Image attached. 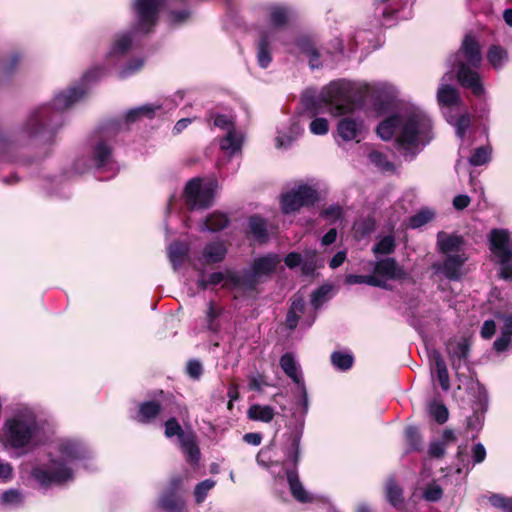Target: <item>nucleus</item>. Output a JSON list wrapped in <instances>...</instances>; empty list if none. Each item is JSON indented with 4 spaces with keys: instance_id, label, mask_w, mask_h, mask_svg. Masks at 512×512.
<instances>
[{
    "instance_id": "1",
    "label": "nucleus",
    "mask_w": 512,
    "mask_h": 512,
    "mask_svg": "<svg viewBox=\"0 0 512 512\" xmlns=\"http://www.w3.org/2000/svg\"><path fill=\"white\" fill-rule=\"evenodd\" d=\"M166 0H131L129 9L132 21L127 30L114 34L105 59L118 67V77L126 79L139 72L146 59L134 54L138 40L155 31L160 18V9Z\"/></svg>"
},
{
    "instance_id": "2",
    "label": "nucleus",
    "mask_w": 512,
    "mask_h": 512,
    "mask_svg": "<svg viewBox=\"0 0 512 512\" xmlns=\"http://www.w3.org/2000/svg\"><path fill=\"white\" fill-rule=\"evenodd\" d=\"M384 141L395 139L396 149L408 161L413 160L434 138L429 115L415 105H402L382 120L376 129Z\"/></svg>"
},
{
    "instance_id": "3",
    "label": "nucleus",
    "mask_w": 512,
    "mask_h": 512,
    "mask_svg": "<svg viewBox=\"0 0 512 512\" xmlns=\"http://www.w3.org/2000/svg\"><path fill=\"white\" fill-rule=\"evenodd\" d=\"M47 457V463L36 464L31 470L33 479L44 488L73 481L77 470L91 458V451L80 439L65 437L50 445Z\"/></svg>"
},
{
    "instance_id": "4",
    "label": "nucleus",
    "mask_w": 512,
    "mask_h": 512,
    "mask_svg": "<svg viewBox=\"0 0 512 512\" xmlns=\"http://www.w3.org/2000/svg\"><path fill=\"white\" fill-rule=\"evenodd\" d=\"M104 73L102 67L88 70L80 84L56 94L51 104H44L32 110L20 131L21 137L33 138L45 133L52 134L61 126L60 112L77 103L86 94V84L101 78Z\"/></svg>"
},
{
    "instance_id": "5",
    "label": "nucleus",
    "mask_w": 512,
    "mask_h": 512,
    "mask_svg": "<svg viewBox=\"0 0 512 512\" xmlns=\"http://www.w3.org/2000/svg\"><path fill=\"white\" fill-rule=\"evenodd\" d=\"M44 421L35 407L18 404L5 418L0 430V443L7 450L25 454L36 449L43 440Z\"/></svg>"
},
{
    "instance_id": "6",
    "label": "nucleus",
    "mask_w": 512,
    "mask_h": 512,
    "mask_svg": "<svg viewBox=\"0 0 512 512\" xmlns=\"http://www.w3.org/2000/svg\"><path fill=\"white\" fill-rule=\"evenodd\" d=\"M482 62L480 46L474 37L466 35L460 49L448 58V64L455 71L457 80L464 88L481 97L485 89L478 72Z\"/></svg>"
},
{
    "instance_id": "7",
    "label": "nucleus",
    "mask_w": 512,
    "mask_h": 512,
    "mask_svg": "<svg viewBox=\"0 0 512 512\" xmlns=\"http://www.w3.org/2000/svg\"><path fill=\"white\" fill-rule=\"evenodd\" d=\"M301 437L302 429H296L289 434L282 449V462L271 463L269 470L275 479L282 480L286 477L292 496L297 501L306 503L312 501V495L302 485L297 472Z\"/></svg>"
},
{
    "instance_id": "8",
    "label": "nucleus",
    "mask_w": 512,
    "mask_h": 512,
    "mask_svg": "<svg viewBox=\"0 0 512 512\" xmlns=\"http://www.w3.org/2000/svg\"><path fill=\"white\" fill-rule=\"evenodd\" d=\"M370 91L371 85L365 82L332 81L321 90L317 103L330 114L339 116L351 112L355 99L368 96Z\"/></svg>"
},
{
    "instance_id": "9",
    "label": "nucleus",
    "mask_w": 512,
    "mask_h": 512,
    "mask_svg": "<svg viewBox=\"0 0 512 512\" xmlns=\"http://www.w3.org/2000/svg\"><path fill=\"white\" fill-rule=\"evenodd\" d=\"M92 168L108 172L107 178L114 177L119 171V165L113 159L111 145L102 134H96L89 139L86 151L74 159L68 177L82 175Z\"/></svg>"
},
{
    "instance_id": "10",
    "label": "nucleus",
    "mask_w": 512,
    "mask_h": 512,
    "mask_svg": "<svg viewBox=\"0 0 512 512\" xmlns=\"http://www.w3.org/2000/svg\"><path fill=\"white\" fill-rule=\"evenodd\" d=\"M280 262L281 257L276 253L256 257L250 267L239 272L240 274H230L227 282L239 285L244 290H253L262 279L274 273Z\"/></svg>"
},
{
    "instance_id": "11",
    "label": "nucleus",
    "mask_w": 512,
    "mask_h": 512,
    "mask_svg": "<svg viewBox=\"0 0 512 512\" xmlns=\"http://www.w3.org/2000/svg\"><path fill=\"white\" fill-rule=\"evenodd\" d=\"M491 260L499 266L498 275L512 281V238L506 229H492L487 237Z\"/></svg>"
},
{
    "instance_id": "12",
    "label": "nucleus",
    "mask_w": 512,
    "mask_h": 512,
    "mask_svg": "<svg viewBox=\"0 0 512 512\" xmlns=\"http://www.w3.org/2000/svg\"><path fill=\"white\" fill-rule=\"evenodd\" d=\"M332 286L325 284L313 291L311 294V305L313 310L307 311L305 301L302 297H295L287 313L286 323L289 329H295L301 320L305 328H309L315 321V311L319 309L330 298Z\"/></svg>"
},
{
    "instance_id": "13",
    "label": "nucleus",
    "mask_w": 512,
    "mask_h": 512,
    "mask_svg": "<svg viewBox=\"0 0 512 512\" xmlns=\"http://www.w3.org/2000/svg\"><path fill=\"white\" fill-rule=\"evenodd\" d=\"M279 364L286 376L295 385V388L292 390L293 404L295 406L294 414L299 413L303 420L309 410V397L301 366L290 352L281 356Z\"/></svg>"
},
{
    "instance_id": "14",
    "label": "nucleus",
    "mask_w": 512,
    "mask_h": 512,
    "mask_svg": "<svg viewBox=\"0 0 512 512\" xmlns=\"http://www.w3.org/2000/svg\"><path fill=\"white\" fill-rule=\"evenodd\" d=\"M218 182L215 179L193 178L184 189L186 204L190 209H205L212 205Z\"/></svg>"
},
{
    "instance_id": "15",
    "label": "nucleus",
    "mask_w": 512,
    "mask_h": 512,
    "mask_svg": "<svg viewBox=\"0 0 512 512\" xmlns=\"http://www.w3.org/2000/svg\"><path fill=\"white\" fill-rule=\"evenodd\" d=\"M164 433L167 438L176 436L186 461L196 465L200 458V450L196 444L195 436L191 431H184L176 418H169L164 423Z\"/></svg>"
},
{
    "instance_id": "16",
    "label": "nucleus",
    "mask_w": 512,
    "mask_h": 512,
    "mask_svg": "<svg viewBox=\"0 0 512 512\" xmlns=\"http://www.w3.org/2000/svg\"><path fill=\"white\" fill-rule=\"evenodd\" d=\"M253 10L257 14H266L269 27H266L265 29H273L274 37H276V31L286 26L294 15V9L292 6L285 3H262L255 5Z\"/></svg>"
},
{
    "instance_id": "17",
    "label": "nucleus",
    "mask_w": 512,
    "mask_h": 512,
    "mask_svg": "<svg viewBox=\"0 0 512 512\" xmlns=\"http://www.w3.org/2000/svg\"><path fill=\"white\" fill-rule=\"evenodd\" d=\"M318 200L317 191L308 185H299L282 195L281 208L286 214L295 212L301 207L311 206Z\"/></svg>"
},
{
    "instance_id": "18",
    "label": "nucleus",
    "mask_w": 512,
    "mask_h": 512,
    "mask_svg": "<svg viewBox=\"0 0 512 512\" xmlns=\"http://www.w3.org/2000/svg\"><path fill=\"white\" fill-rule=\"evenodd\" d=\"M333 46L335 51L330 50H324V49H317L312 42V40L306 36H301L296 40V47L299 50L300 53H302L304 56L308 58L309 66L312 69L320 68L323 63L327 60L328 55H332L334 57V54L342 53L343 47L342 42L339 39H335L333 41Z\"/></svg>"
},
{
    "instance_id": "19",
    "label": "nucleus",
    "mask_w": 512,
    "mask_h": 512,
    "mask_svg": "<svg viewBox=\"0 0 512 512\" xmlns=\"http://www.w3.org/2000/svg\"><path fill=\"white\" fill-rule=\"evenodd\" d=\"M466 260L464 254H448L442 260L435 261L431 268L439 278L459 281L465 275L464 264Z\"/></svg>"
},
{
    "instance_id": "20",
    "label": "nucleus",
    "mask_w": 512,
    "mask_h": 512,
    "mask_svg": "<svg viewBox=\"0 0 512 512\" xmlns=\"http://www.w3.org/2000/svg\"><path fill=\"white\" fill-rule=\"evenodd\" d=\"M214 126L226 131V135L220 140V148L229 156H235L241 152L244 135L236 130L232 121L225 115H217Z\"/></svg>"
},
{
    "instance_id": "21",
    "label": "nucleus",
    "mask_w": 512,
    "mask_h": 512,
    "mask_svg": "<svg viewBox=\"0 0 512 512\" xmlns=\"http://www.w3.org/2000/svg\"><path fill=\"white\" fill-rule=\"evenodd\" d=\"M274 37L273 29H259L258 39L255 44L256 60L259 67L266 69L272 62V43Z\"/></svg>"
},
{
    "instance_id": "22",
    "label": "nucleus",
    "mask_w": 512,
    "mask_h": 512,
    "mask_svg": "<svg viewBox=\"0 0 512 512\" xmlns=\"http://www.w3.org/2000/svg\"><path fill=\"white\" fill-rule=\"evenodd\" d=\"M303 117H305V114L291 118L288 127L278 130L275 139L277 148H290L291 145L302 135L304 131V124L301 123V119Z\"/></svg>"
},
{
    "instance_id": "23",
    "label": "nucleus",
    "mask_w": 512,
    "mask_h": 512,
    "mask_svg": "<svg viewBox=\"0 0 512 512\" xmlns=\"http://www.w3.org/2000/svg\"><path fill=\"white\" fill-rule=\"evenodd\" d=\"M337 133L344 141L360 142L364 138V122L359 118H343L337 125Z\"/></svg>"
},
{
    "instance_id": "24",
    "label": "nucleus",
    "mask_w": 512,
    "mask_h": 512,
    "mask_svg": "<svg viewBox=\"0 0 512 512\" xmlns=\"http://www.w3.org/2000/svg\"><path fill=\"white\" fill-rule=\"evenodd\" d=\"M181 486L179 477L171 479L167 490L163 493L159 500V505L169 512H181L184 509V501L176 495Z\"/></svg>"
},
{
    "instance_id": "25",
    "label": "nucleus",
    "mask_w": 512,
    "mask_h": 512,
    "mask_svg": "<svg viewBox=\"0 0 512 512\" xmlns=\"http://www.w3.org/2000/svg\"><path fill=\"white\" fill-rule=\"evenodd\" d=\"M374 276L384 280L400 279L404 276V271L398 266L393 258L381 259L374 264Z\"/></svg>"
},
{
    "instance_id": "26",
    "label": "nucleus",
    "mask_w": 512,
    "mask_h": 512,
    "mask_svg": "<svg viewBox=\"0 0 512 512\" xmlns=\"http://www.w3.org/2000/svg\"><path fill=\"white\" fill-rule=\"evenodd\" d=\"M447 78L448 74H445L442 77V83L440 84L437 91V100L439 105L448 110L447 112H451L453 106L459 105L461 103V98L458 94V91L454 87L445 83Z\"/></svg>"
},
{
    "instance_id": "27",
    "label": "nucleus",
    "mask_w": 512,
    "mask_h": 512,
    "mask_svg": "<svg viewBox=\"0 0 512 512\" xmlns=\"http://www.w3.org/2000/svg\"><path fill=\"white\" fill-rule=\"evenodd\" d=\"M227 254V248L221 241H214L205 245L201 257L198 259L200 264H214L224 260Z\"/></svg>"
},
{
    "instance_id": "28",
    "label": "nucleus",
    "mask_w": 512,
    "mask_h": 512,
    "mask_svg": "<svg viewBox=\"0 0 512 512\" xmlns=\"http://www.w3.org/2000/svg\"><path fill=\"white\" fill-rule=\"evenodd\" d=\"M463 244V239L459 235L448 234L446 232L440 231L437 234V247L438 250L445 254H458L460 247Z\"/></svg>"
},
{
    "instance_id": "29",
    "label": "nucleus",
    "mask_w": 512,
    "mask_h": 512,
    "mask_svg": "<svg viewBox=\"0 0 512 512\" xmlns=\"http://www.w3.org/2000/svg\"><path fill=\"white\" fill-rule=\"evenodd\" d=\"M195 267L201 271V274H200V277L198 279V286L202 289V290H205L208 288L209 285H218L222 282H224V286L225 287H229V288H240L241 289V286L239 285H234L233 283H228L227 282V278L230 274H240L239 272H230L228 271L226 274L222 273V272H213L212 274L209 275L208 279H205V275H204V271L202 268H200L198 266V264H195Z\"/></svg>"
},
{
    "instance_id": "30",
    "label": "nucleus",
    "mask_w": 512,
    "mask_h": 512,
    "mask_svg": "<svg viewBox=\"0 0 512 512\" xmlns=\"http://www.w3.org/2000/svg\"><path fill=\"white\" fill-rule=\"evenodd\" d=\"M161 409V405L156 401L142 402L138 407V411L134 416V419L143 424L152 423L159 415Z\"/></svg>"
},
{
    "instance_id": "31",
    "label": "nucleus",
    "mask_w": 512,
    "mask_h": 512,
    "mask_svg": "<svg viewBox=\"0 0 512 512\" xmlns=\"http://www.w3.org/2000/svg\"><path fill=\"white\" fill-rule=\"evenodd\" d=\"M444 113L448 123L455 128L456 135L461 140L462 146L464 144L466 132L468 131L471 124L470 115L468 113H464L456 117L451 112Z\"/></svg>"
},
{
    "instance_id": "32",
    "label": "nucleus",
    "mask_w": 512,
    "mask_h": 512,
    "mask_svg": "<svg viewBox=\"0 0 512 512\" xmlns=\"http://www.w3.org/2000/svg\"><path fill=\"white\" fill-rule=\"evenodd\" d=\"M432 365L441 388L444 391H448L450 389L449 374L446 363L440 353L434 352L432 357Z\"/></svg>"
},
{
    "instance_id": "33",
    "label": "nucleus",
    "mask_w": 512,
    "mask_h": 512,
    "mask_svg": "<svg viewBox=\"0 0 512 512\" xmlns=\"http://www.w3.org/2000/svg\"><path fill=\"white\" fill-rule=\"evenodd\" d=\"M189 248L181 242L171 243L168 247V257L174 270H178L184 263Z\"/></svg>"
},
{
    "instance_id": "34",
    "label": "nucleus",
    "mask_w": 512,
    "mask_h": 512,
    "mask_svg": "<svg viewBox=\"0 0 512 512\" xmlns=\"http://www.w3.org/2000/svg\"><path fill=\"white\" fill-rule=\"evenodd\" d=\"M385 494L388 502L395 508L401 509L404 502L403 490L394 478H389L385 484Z\"/></svg>"
},
{
    "instance_id": "35",
    "label": "nucleus",
    "mask_w": 512,
    "mask_h": 512,
    "mask_svg": "<svg viewBox=\"0 0 512 512\" xmlns=\"http://www.w3.org/2000/svg\"><path fill=\"white\" fill-rule=\"evenodd\" d=\"M249 231L253 238L259 243H265L268 240L266 221L260 216H252L248 222Z\"/></svg>"
},
{
    "instance_id": "36",
    "label": "nucleus",
    "mask_w": 512,
    "mask_h": 512,
    "mask_svg": "<svg viewBox=\"0 0 512 512\" xmlns=\"http://www.w3.org/2000/svg\"><path fill=\"white\" fill-rule=\"evenodd\" d=\"M487 60L494 69L499 70L508 62V53L503 47L493 45L487 51Z\"/></svg>"
},
{
    "instance_id": "37",
    "label": "nucleus",
    "mask_w": 512,
    "mask_h": 512,
    "mask_svg": "<svg viewBox=\"0 0 512 512\" xmlns=\"http://www.w3.org/2000/svg\"><path fill=\"white\" fill-rule=\"evenodd\" d=\"M229 223L228 217L223 213H213L201 224L202 231L218 232Z\"/></svg>"
},
{
    "instance_id": "38",
    "label": "nucleus",
    "mask_w": 512,
    "mask_h": 512,
    "mask_svg": "<svg viewBox=\"0 0 512 512\" xmlns=\"http://www.w3.org/2000/svg\"><path fill=\"white\" fill-rule=\"evenodd\" d=\"M345 283L349 285L367 284L374 287L388 288L387 283L374 275H355L349 274L345 277Z\"/></svg>"
},
{
    "instance_id": "39",
    "label": "nucleus",
    "mask_w": 512,
    "mask_h": 512,
    "mask_svg": "<svg viewBox=\"0 0 512 512\" xmlns=\"http://www.w3.org/2000/svg\"><path fill=\"white\" fill-rule=\"evenodd\" d=\"M161 107L159 105L154 104H145L136 108L129 110L126 115L127 122H134L143 117L152 118L157 110Z\"/></svg>"
},
{
    "instance_id": "40",
    "label": "nucleus",
    "mask_w": 512,
    "mask_h": 512,
    "mask_svg": "<svg viewBox=\"0 0 512 512\" xmlns=\"http://www.w3.org/2000/svg\"><path fill=\"white\" fill-rule=\"evenodd\" d=\"M223 309L216 305L214 302H209L206 311V327L211 332H218L220 328L219 318Z\"/></svg>"
},
{
    "instance_id": "41",
    "label": "nucleus",
    "mask_w": 512,
    "mask_h": 512,
    "mask_svg": "<svg viewBox=\"0 0 512 512\" xmlns=\"http://www.w3.org/2000/svg\"><path fill=\"white\" fill-rule=\"evenodd\" d=\"M396 247L395 237L392 234L381 236L372 248L375 255H388L394 252Z\"/></svg>"
},
{
    "instance_id": "42",
    "label": "nucleus",
    "mask_w": 512,
    "mask_h": 512,
    "mask_svg": "<svg viewBox=\"0 0 512 512\" xmlns=\"http://www.w3.org/2000/svg\"><path fill=\"white\" fill-rule=\"evenodd\" d=\"M395 1L396 0H372L375 16L382 17L384 19H388L393 16L397 11Z\"/></svg>"
},
{
    "instance_id": "43",
    "label": "nucleus",
    "mask_w": 512,
    "mask_h": 512,
    "mask_svg": "<svg viewBox=\"0 0 512 512\" xmlns=\"http://www.w3.org/2000/svg\"><path fill=\"white\" fill-rule=\"evenodd\" d=\"M274 409L270 406L252 405L248 410V416L252 420L270 422L274 417Z\"/></svg>"
},
{
    "instance_id": "44",
    "label": "nucleus",
    "mask_w": 512,
    "mask_h": 512,
    "mask_svg": "<svg viewBox=\"0 0 512 512\" xmlns=\"http://www.w3.org/2000/svg\"><path fill=\"white\" fill-rule=\"evenodd\" d=\"M367 157L370 163L381 171H391L394 168L393 164L388 160L387 155L379 150H371Z\"/></svg>"
},
{
    "instance_id": "45",
    "label": "nucleus",
    "mask_w": 512,
    "mask_h": 512,
    "mask_svg": "<svg viewBox=\"0 0 512 512\" xmlns=\"http://www.w3.org/2000/svg\"><path fill=\"white\" fill-rule=\"evenodd\" d=\"M435 217V212L431 208H422L410 217L409 226L413 229L420 228Z\"/></svg>"
},
{
    "instance_id": "46",
    "label": "nucleus",
    "mask_w": 512,
    "mask_h": 512,
    "mask_svg": "<svg viewBox=\"0 0 512 512\" xmlns=\"http://www.w3.org/2000/svg\"><path fill=\"white\" fill-rule=\"evenodd\" d=\"M24 501L22 493L17 489H8L2 493L1 505L8 508L19 507Z\"/></svg>"
},
{
    "instance_id": "47",
    "label": "nucleus",
    "mask_w": 512,
    "mask_h": 512,
    "mask_svg": "<svg viewBox=\"0 0 512 512\" xmlns=\"http://www.w3.org/2000/svg\"><path fill=\"white\" fill-rule=\"evenodd\" d=\"M354 358L349 352H333L331 355V362L333 366L341 371L350 369L353 365Z\"/></svg>"
},
{
    "instance_id": "48",
    "label": "nucleus",
    "mask_w": 512,
    "mask_h": 512,
    "mask_svg": "<svg viewBox=\"0 0 512 512\" xmlns=\"http://www.w3.org/2000/svg\"><path fill=\"white\" fill-rule=\"evenodd\" d=\"M491 159V148L481 146L477 148L469 158V163L473 166H481L488 163Z\"/></svg>"
},
{
    "instance_id": "49",
    "label": "nucleus",
    "mask_w": 512,
    "mask_h": 512,
    "mask_svg": "<svg viewBox=\"0 0 512 512\" xmlns=\"http://www.w3.org/2000/svg\"><path fill=\"white\" fill-rule=\"evenodd\" d=\"M216 482L212 479H205L198 483L194 490V497L197 504H201L207 497L209 491L215 486Z\"/></svg>"
},
{
    "instance_id": "50",
    "label": "nucleus",
    "mask_w": 512,
    "mask_h": 512,
    "mask_svg": "<svg viewBox=\"0 0 512 512\" xmlns=\"http://www.w3.org/2000/svg\"><path fill=\"white\" fill-rule=\"evenodd\" d=\"M320 216L329 223H335L343 217V208L339 204H332L320 213Z\"/></svg>"
},
{
    "instance_id": "51",
    "label": "nucleus",
    "mask_w": 512,
    "mask_h": 512,
    "mask_svg": "<svg viewBox=\"0 0 512 512\" xmlns=\"http://www.w3.org/2000/svg\"><path fill=\"white\" fill-rule=\"evenodd\" d=\"M429 413L439 424H443L448 420V409L439 402L434 401L430 404Z\"/></svg>"
},
{
    "instance_id": "52",
    "label": "nucleus",
    "mask_w": 512,
    "mask_h": 512,
    "mask_svg": "<svg viewBox=\"0 0 512 512\" xmlns=\"http://www.w3.org/2000/svg\"><path fill=\"white\" fill-rule=\"evenodd\" d=\"M443 490L435 482L426 486L423 492V497L428 502H437L442 498Z\"/></svg>"
},
{
    "instance_id": "53",
    "label": "nucleus",
    "mask_w": 512,
    "mask_h": 512,
    "mask_svg": "<svg viewBox=\"0 0 512 512\" xmlns=\"http://www.w3.org/2000/svg\"><path fill=\"white\" fill-rule=\"evenodd\" d=\"M309 129L314 135H325L329 130V124L325 118H315L310 122Z\"/></svg>"
},
{
    "instance_id": "54",
    "label": "nucleus",
    "mask_w": 512,
    "mask_h": 512,
    "mask_svg": "<svg viewBox=\"0 0 512 512\" xmlns=\"http://www.w3.org/2000/svg\"><path fill=\"white\" fill-rule=\"evenodd\" d=\"M405 436H406V440L409 443L411 449H413V450L420 449L421 438H420L419 431L416 427H413V426L407 427L405 430Z\"/></svg>"
},
{
    "instance_id": "55",
    "label": "nucleus",
    "mask_w": 512,
    "mask_h": 512,
    "mask_svg": "<svg viewBox=\"0 0 512 512\" xmlns=\"http://www.w3.org/2000/svg\"><path fill=\"white\" fill-rule=\"evenodd\" d=\"M490 502L494 507L502 508L505 512H512V499L500 495L490 497Z\"/></svg>"
},
{
    "instance_id": "56",
    "label": "nucleus",
    "mask_w": 512,
    "mask_h": 512,
    "mask_svg": "<svg viewBox=\"0 0 512 512\" xmlns=\"http://www.w3.org/2000/svg\"><path fill=\"white\" fill-rule=\"evenodd\" d=\"M449 353L451 355V358L453 360V364L455 365L456 359L460 362L462 359H465L468 352V347L465 342L460 341L456 344V350H451L450 347H448Z\"/></svg>"
},
{
    "instance_id": "57",
    "label": "nucleus",
    "mask_w": 512,
    "mask_h": 512,
    "mask_svg": "<svg viewBox=\"0 0 512 512\" xmlns=\"http://www.w3.org/2000/svg\"><path fill=\"white\" fill-rule=\"evenodd\" d=\"M187 374L193 379H199L202 375V364L198 360H190L186 366Z\"/></svg>"
},
{
    "instance_id": "58",
    "label": "nucleus",
    "mask_w": 512,
    "mask_h": 512,
    "mask_svg": "<svg viewBox=\"0 0 512 512\" xmlns=\"http://www.w3.org/2000/svg\"><path fill=\"white\" fill-rule=\"evenodd\" d=\"M445 450H446L445 443L438 440V441H433L430 443L428 453L431 457L439 458L444 455Z\"/></svg>"
},
{
    "instance_id": "59",
    "label": "nucleus",
    "mask_w": 512,
    "mask_h": 512,
    "mask_svg": "<svg viewBox=\"0 0 512 512\" xmlns=\"http://www.w3.org/2000/svg\"><path fill=\"white\" fill-rule=\"evenodd\" d=\"M248 381V387L253 391H261L263 386L266 385L264 376L261 374L250 375Z\"/></svg>"
},
{
    "instance_id": "60",
    "label": "nucleus",
    "mask_w": 512,
    "mask_h": 512,
    "mask_svg": "<svg viewBox=\"0 0 512 512\" xmlns=\"http://www.w3.org/2000/svg\"><path fill=\"white\" fill-rule=\"evenodd\" d=\"M13 478V468L9 462L0 460V480L8 482Z\"/></svg>"
},
{
    "instance_id": "61",
    "label": "nucleus",
    "mask_w": 512,
    "mask_h": 512,
    "mask_svg": "<svg viewBox=\"0 0 512 512\" xmlns=\"http://www.w3.org/2000/svg\"><path fill=\"white\" fill-rule=\"evenodd\" d=\"M496 331V324L493 320H486L484 321L482 328H481V336L484 339H490Z\"/></svg>"
},
{
    "instance_id": "62",
    "label": "nucleus",
    "mask_w": 512,
    "mask_h": 512,
    "mask_svg": "<svg viewBox=\"0 0 512 512\" xmlns=\"http://www.w3.org/2000/svg\"><path fill=\"white\" fill-rule=\"evenodd\" d=\"M510 343H511V338L510 337H507V336H504V335H500L494 341L493 347H494V349L497 352H504V351H506L509 348Z\"/></svg>"
},
{
    "instance_id": "63",
    "label": "nucleus",
    "mask_w": 512,
    "mask_h": 512,
    "mask_svg": "<svg viewBox=\"0 0 512 512\" xmlns=\"http://www.w3.org/2000/svg\"><path fill=\"white\" fill-rule=\"evenodd\" d=\"M284 262L287 267L293 269L302 264V256L299 253L291 252L285 257Z\"/></svg>"
},
{
    "instance_id": "64",
    "label": "nucleus",
    "mask_w": 512,
    "mask_h": 512,
    "mask_svg": "<svg viewBox=\"0 0 512 512\" xmlns=\"http://www.w3.org/2000/svg\"><path fill=\"white\" fill-rule=\"evenodd\" d=\"M486 457L485 447L478 443L473 447V461L474 463H481Z\"/></svg>"
}]
</instances>
